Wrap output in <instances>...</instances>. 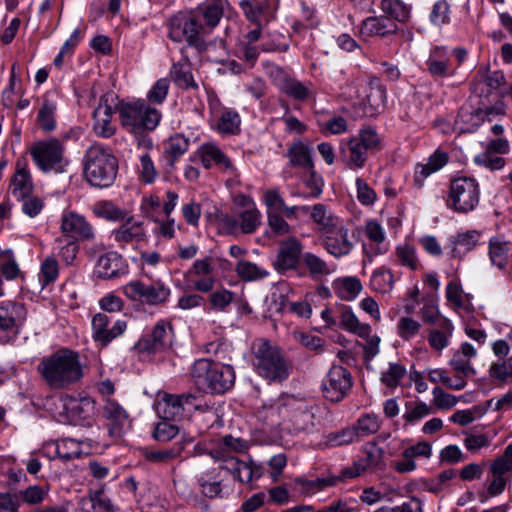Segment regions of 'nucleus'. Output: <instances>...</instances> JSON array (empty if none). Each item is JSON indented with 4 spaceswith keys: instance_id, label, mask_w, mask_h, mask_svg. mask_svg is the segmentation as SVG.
Listing matches in <instances>:
<instances>
[{
    "instance_id": "f257e3e1",
    "label": "nucleus",
    "mask_w": 512,
    "mask_h": 512,
    "mask_svg": "<svg viewBox=\"0 0 512 512\" xmlns=\"http://www.w3.org/2000/svg\"><path fill=\"white\" fill-rule=\"evenodd\" d=\"M37 371L52 390L68 389L79 383L84 376L78 353L67 348L43 357Z\"/></svg>"
},
{
    "instance_id": "f03ea898",
    "label": "nucleus",
    "mask_w": 512,
    "mask_h": 512,
    "mask_svg": "<svg viewBox=\"0 0 512 512\" xmlns=\"http://www.w3.org/2000/svg\"><path fill=\"white\" fill-rule=\"evenodd\" d=\"M252 365L256 373L269 383L286 380L292 369L279 347L267 340H257L253 344Z\"/></svg>"
},
{
    "instance_id": "7ed1b4c3",
    "label": "nucleus",
    "mask_w": 512,
    "mask_h": 512,
    "mask_svg": "<svg viewBox=\"0 0 512 512\" xmlns=\"http://www.w3.org/2000/svg\"><path fill=\"white\" fill-rule=\"evenodd\" d=\"M118 171V161L103 146H90L84 156V177L94 187L106 188L113 184Z\"/></svg>"
},
{
    "instance_id": "20e7f679",
    "label": "nucleus",
    "mask_w": 512,
    "mask_h": 512,
    "mask_svg": "<svg viewBox=\"0 0 512 512\" xmlns=\"http://www.w3.org/2000/svg\"><path fill=\"white\" fill-rule=\"evenodd\" d=\"M118 112L122 127L134 134L156 129L162 118L161 112L144 100L122 102Z\"/></svg>"
},
{
    "instance_id": "39448f33",
    "label": "nucleus",
    "mask_w": 512,
    "mask_h": 512,
    "mask_svg": "<svg viewBox=\"0 0 512 512\" xmlns=\"http://www.w3.org/2000/svg\"><path fill=\"white\" fill-rule=\"evenodd\" d=\"M168 38L176 43H186L202 50L205 47L206 28L198 21L193 11L179 12L167 22Z\"/></svg>"
},
{
    "instance_id": "423d86ee",
    "label": "nucleus",
    "mask_w": 512,
    "mask_h": 512,
    "mask_svg": "<svg viewBox=\"0 0 512 512\" xmlns=\"http://www.w3.org/2000/svg\"><path fill=\"white\" fill-rule=\"evenodd\" d=\"M65 148L57 138L35 143L30 150L37 167L45 172L62 173L68 164L64 157Z\"/></svg>"
},
{
    "instance_id": "0eeeda50",
    "label": "nucleus",
    "mask_w": 512,
    "mask_h": 512,
    "mask_svg": "<svg viewBox=\"0 0 512 512\" xmlns=\"http://www.w3.org/2000/svg\"><path fill=\"white\" fill-rule=\"evenodd\" d=\"M264 66L273 84L288 97L305 102L314 96V86L311 81L301 82L273 63H265Z\"/></svg>"
},
{
    "instance_id": "6e6552de",
    "label": "nucleus",
    "mask_w": 512,
    "mask_h": 512,
    "mask_svg": "<svg viewBox=\"0 0 512 512\" xmlns=\"http://www.w3.org/2000/svg\"><path fill=\"white\" fill-rule=\"evenodd\" d=\"M480 200L478 182L471 177L462 176L451 181L449 190V206L458 213L473 211Z\"/></svg>"
},
{
    "instance_id": "1a4fd4ad",
    "label": "nucleus",
    "mask_w": 512,
    "mask_h": 512,
    "mask_svg": "<svg viewBox=\"0 0 512 512\" xmlns=\"http://www.w3.org/2000/svg\"><path fill=\"white\" fill-rule=\"evenodd\" d=\"M58 421L64 424L89 423L95 412V401L91 397L64 395L56 405Z\"/></svg>"
},
{
    "instance_id": "9d476101",
    "label": "nucleus",
    "mask_w": 512,
    "mask_h": 512,
    "mask_svg": "<svg viewBox=\"0 0 512 512\" xmlns=\"http://www.w3.org/2000/svg\"><path fill=\"white\" fill-rule=\"evenodd\" d=\"M248 449V444L241 438L226 435L217 441L210 443L208 455L220 464L217 466L229 472L228 466H234L239 461L237 454Z\"/></svg>"
},
{
    "instance_id": "9b49d317",
    "label": "nucleus",
    "mask_w": 512,
    "mask_h": 512,
    "mask_svg": "<svg viewBox=\"0 0 512 512\" xmlns=\"http://www.w3.org/2000/svg\"><path fill=\"white\" fill-rule=\"evenodd\" d=\"M173 342V327L165 320L158 321L135 344L141 353L156 354L168 350Z\"/></svg>"
},
{
    "instance_id": "f8f14e48",
    "label": "nucleus",
    "mask_w": 512,
    "mask_h": 512,
    "mask_svg": "<svg viewBox=\"0 0 512 512\" xmlns=\"http://www.w3.org/2000/svg\"><path fill=\"white\" fill-rule=\"evenodd\" d=\"M123 293L132 301H139L147 305H160L167 302L171 291L160 282L145 284L139 280H133L123 287Z\"/></svg>"
},
{
    "instance_id": "ddd939ff",
    "label": "nucleus",
    "mask_w": 512,
    "mask_h": 512,
    "mask_svg": "<svg viewBox=\"0 0 512 512\" xmlns=\"http://www.w3.org/2000/svg\"><path fill=\"white\" fill-rule=\"evenodd\" d=\"M280 406L282 407L281 413L287 414L295 432L310 433L314 430V413L305 401L294 396H285L282 398Z\"/></svg>"
},
{
    "instance_id": "4468645a",
    "label": "nucleus",
    "mask_w": 512,
    "mask_h": 512,
    "mask_svg": "<svg viewBox=\"0 0 512 512\" xmlns=\"http://www.w3.org/2000/svg\"><path fill=\"white\" fill-rule=\"evenodd\" d=\"M228 476V471L217 466L201 471L196 477L200 493L210 499L223 498L227 493Z\"/></svg>"
},
{
    "instance_id": "2eb2a0df",
    "label": "nucleus",
    "mask_w": 512,
    "mask_h": 512,
    "mask_svg": "<svg viewBox=\"0 0 512 512\" xmlns=\"http://www.w3.org/2000/svg\"><path fill=\"white\" fill-rule=\"evenodd\" d=\"M322 386L326 399L331 402H339L352 387L351 374L346 368L334 365L329 370Z\"/></svg>"
},
{
    "instance_id": "dca6fc26",
    "label": "nucleus",
    "mask_w": 512,
    "mask_h": 512,
    "mask_svg": "<svg viewBox=\"0 0 512 512\" xmlns=\"http://www.w3.org/2000/svg\"><path fill=\"white\" fill-rule=\"evenodd\" d=\"M362 457L351 467L343 470V476L346 479H352L360 476L366 470H376L383 466L384 449L371 441L365 443L362 448Z\"/></svg>"
},
{
    "instance_id": "f3484780",
    "label": "nucleus",
    "mask_w": 512,
    "mask_h": 512,
    "mask_svg": "<svg viewBox=\"0 0 512 512\" xmlns=\"http://www.w3.org/2000/svg\"><path fill=\"white\" fill-rule=\"evenodd\" d=\"M356 237L343 222L329 230L324 236V247L326 251L335 258L348 256L354 249Z\"/></svg>"
},
{
    "instance_id": "a211bd4d",
    "label": "nucleus",
    "mask_w": 512,
    "mask_h": 512,
    "mask_svg": "<svg viewBox=\"0 0 512 512\" xmlns=\"http://www.w3.org/2000/svg\"><path fill=\"white\" fill-rule=\"evenodd\" d=\"M109 322L110 318L104 313H97L92 318V338L102 347L122 335L127 328L124 320L115 321L111 328H109Z\"/></svg>"
},
{
    "instance_id": "6ab92c4d",
    "label": "nucleus",
    "mask_w": 512,
    "mask_h": 512,
    "mask_svg": "<svg viewBox=\"0 0 512 512\" xmlns=\"http://www.w3.org/2000/svg\"><path fill=\"white\" fill-rule=\"evenodd\" d=\"M113 101V95L101 97L93 112V130L99 137L110 138L116 132V126L112 124V116L116 109V106L110 103Z\"/></svg>"
},
{
    "instance_id": "aec40b11",
    "label": "nucleus",
    "mask_w": 512,
    "mask_h": 512,
    "mask_svg": "<svg viewBox=\"0 0 512 512\" xmlns=\"http://www.w3.org/2000/svg\"><path fill=\"white\" fill-rule=\"evenodd\" d=\"M26 313L23 303L11 300L0 302V330L17 334L25 321Z\"/></svg>"
},
{
    "instance_id": "412c9836",
    "label": "nucleus",
    "mask_w": 512,
    "mask_h": 512,
    "mask_svg": "<svg viewBox=\"0 0 512 512\" xmlns=\"http://www.w3.org/2000/svg\"><path fill=\"white\" fill-rule=\"evenodd\" d=\"M211 116L217 121V130L225 134H235L239 131L241 119L239 114L230 108L221 106L218 98H209Z\"/></svg>"
},
{
    "instance_id": "4be33fe9",
    "label": "nucleus",
    "mask_w": 512,
    "mask_h": 512,
    "mask_svg": "<svg viewBox=\"0 0 512 512\" xmlns=\"http://www.w3.org/2000/svg\"><path fill=\"white\" fill-rule=\"evenodd\" d=\"M302 244L295 237H289L279 244L273 266L278 272L295 269L299 263Z\"/></svg>"
},
{
    "instance_id": "5701e85b",
    "label": "nucleus",
    "mask_w": 512,
    "mask_h": 512,
    "mask_svg": "<svg viewBox=\"0 0 512 512\" xmlns=\"http://www.w3.org/2000/svg\"><path fill=\"white\" fill-rule=\"evenodd\" d=\"M124 222L116 229L111 231L110 238L124 248L129 244L139 243L146 238L144 224L136 221L133 216L126 217Z\"/></svg>"
},
{
    "instance_id": "b1692460",
    "label": "nucleus",
    "mask_w": 512,
    "mask_h": 512,
    "mask_svg": "<svg viewBox=\"0 0 512 512\" xmlns=\"http://www.w3.org/2000/svg\"><path fill=\"white\" fill-rule=\"evenodd\" d=\"M61 231L69 237L83 241L91 240L95 235L92 225L85 217L73 211L62 215Z\"/></svg>"
},
{
    "instance_id": "393cba45",
    "label": "nucleus",
    "mask_w": 512,
    "mask_h": 512,
    "mask_svg": "<svg viewBox=\"0 0 512 512\" xmlns=\"http://www.w3.org/2000/svg\"><path fill=\"white\" fill-rule=\"evenodd\" d=\"M128 273L126 260L117 252L101 255L95 265V274L102 279H115Z\"/></svg>"
},
{
    "instance_id": "a878e982",
    "label": "nucleus",
    "mask_w": 512,
    "mask_h": 512,
    "mask_svg": "<svg viewBox=\"0 0 512 512\" xmlns=\"http://www.w3.org/2000/svg\"><path fill=\"white\" fill-rule=\"evenodd\" d=\"M364 232L366 237L373 242V244H363L364 259L363 263H371L373 258L377 255L384 254L386 249L381 246L386 236L382 225L376 220H368L365 223Z\"/></svg>"
},
{
    "instance_id": "bb28decb",
    "label": "nucleus",
    "mask_w": 512,
    "mask_h": 512,
    "mask_svg": "<svg viewBox=\"0 0 512 512\" xmlns=\"http://www.w3.org/2000/svg\"><path fill=\"white\" fill-rule=\"evenodd\" d=\"M197 155L204 168L210 169L212 165H219L225 170L235 173L236 169L218 145L213 142L203 143L197 150Z\"/></svg>"
},
{
    "instance_id": "cd10ccee",
    "label": "nucleus",
    "mask_w": 512,
    "mask_h": 512,
    "mask_svg": "<svg viewBox=\"0 0 512 512\" xmlns=\"http://www.w3.org/2000/svg\"><path fill=\"white\" fill-rule=\"evenodd\" d=\"M481 232L478 230H467L458 232L449 238V247L453 258H461L479 245Z\"/></svg>"
},
{
    "instance_id": "c85d7f7f",
    "label": "nucleus",
    "mask_w": 512,
    "mask_h": 512,
    "mask_svg": "<svg viewBox=\"0 0 512 512\" xmlns=\"http://www.w3.org/2000/svg\"><path fill=\"white\" fill-rule=\"evenodd\" d=\"M477 356L476 348L469 342L461 344L460 348L453 353L449 365L455 373L464 375H475L476 370L471 365V360Z\"/></svg>"
},
{
    "instance_id": "c756f323",
    "label": "nucleus",
    "mask_w": 512,
    "mask_h": 512,
    "mask_svg": "<svg viewBox=\"0 0 512 512\" xmlns=\"http://www.w3.org/2000/svg\"><path fill=\"white\" fill-rule=\"evenodd\" d=\"M103 413L109 422L110 435L115 437L121 436L125 428L129 426L127 412L118 403L107 400Z\"/></svg>"
},
{
    "instance_id": "7c9ffc66",
    "label": "nucleus",
    "mask_w": 512,
    "mask_h": 512,
    "mask_svg": "<svg viewBox=\"0 0 512 512\" xmlns=\"http://www.w3.org/2000/svg\"><path fill=\"white\" fill-rule=\"evenodd\" d=\"M56 112V101L52 99L49 93L44 94L40 99V106L36 116V124L42 131L50 133L56 129Z\"/></svg>"
},
{
    "instance_id": "2f4dec72",
    "label": "nucleus",
    "mask_w": 512,
    "mask_h": 512,
    "mask_svg": "<svg viewBox=\"0 0 512 512\" xmlns=\"http://www.w3.org/2000/svg\"><path fill=\"white\" fill-rule=\"evenodd\" d=\"M33 191L31 175L27 169L25 160H18L16 164V173L11 181V193L18 199H24Z\"/></svg>"
},
{
    "instance_id": "473e14b6",
    "label": "nucleus",
    "mask_w": 512,
    "mask_h": 512,
    "mask_svg": "<svg viewBox=\"0 0 512 512\" xmlns=\"http://www.w3.org/2000/svg\"><path fill=\"white\" fill-rule=\"evenodd\" d=\"M216 362L201 358L196 360L190 368V377L194 384L207 393H210L212 385V369Z\"/></svg>"
},
{
    "instance_id": "72a5a7b5",
    "label": "nucleus",
    "mask_w": 512,
    "mask_h": 512,
    "mask_svg": "<svg viewBox=\"0 0 512 512\" xmlns=\"http://www.w3.org/2000/svg\"><path fill=\"white\" fill-rule=\"evenodd\" d=\"M448 161L445 152L436 150L429 156L426 163H418L414 170V182L418 187H422L424 180L431 174L440 170Z\"/></svg>"
},
{
    "instance_id": "f704fd0d",
    "label": "nucleus",
    "mask_w": 512,
    "mask_h": 512,
    "mask_svg": "<svg viewBox=\"0 0 512 512\" xmlns=\"http://www.w3.org/2000/svg\"><path fill=\"white\" fill-rule=\"evenodd\" d=\"M398 31L397 24L390 22L387 17H368L362 22L360 33L364 38L372 36L385 37Z\"/></svg>"
},
{
    "instance_id": "c9c22d12",
    "label": "nucleus",
    "mask_w": 512,
    "mask_h": 512,
    "mask_svg": "<svg viewBox=\"0 0 512 512\" xmlns=\"http://www.w3.org/2000/svg\"><path fill=\"white\" fill-rule=\"evenodd\" d=\"M210 393L223 394L234 386L235 371L232 366L216 362L212 369Z\"/></svg>"
},
{
    "instance_id": "e433bc0d",
    "label": "nucleus",
    "mask_w": 512,
    "mask_h": 512,
    "mask_svg": "<svg viewBox=\"0 0 512 512\" xmlns=\"http://www.w3.org/2000/svg\"><path fill=\"white\" fill-rule=\"evenodd\" d=\"M286 157L293 168L311 170L314 168L311 148L302 141H295L288 148Z\"/></svg>"
},
{
    "instance_id": "4c0bfd02",
    "label": "nucleus",
    "mask_w": 512,
    "mask_h": 512,
    "mask_svg": "<svg viewBox=\"0 0 512 512\" xmlns=\"http://www.w3.org/2000/svg\"><path fill=\"white\" fill-rule=\"evenodd\" d=\"M190 145V140L182 134H175L163 144V159L167 166L173 167L176 161L183 156Z\"/></svg>"
},
{
    "instance_id": "58836bf2",
    "label": "nucleus",
    "mask_w": 512,
    "mask_h": 512,
    "mask_svg": "<svg viewBox=\"0 0 512 512\" xmlns=\"http://www.w3.org/2000/svg\"><path fill=\"white\" fill-rule=\"evenodd\" d=\"M80 512H114L112 501L105 497L103 491L90 490L88 495L78 502Z\"/></svg>"
},
{
    "instance_id": "ea45409f",
    "label": "nucleus",
    "mask_w": 512,
    "mask_h": 512,
    "mask_svg": "<svg viewBox=\"0 0 512 512\" xmlns=\"http://www.w3.org/2000/svg\"><path fill=\"white\" fill-rule=\"evenodd\" d=\"M454 326L447 318H442L438 326L428 332L427 340L430 347L436 351H442L448 347L450 338L453 334Z\"/></svg>"
},
{
    "instance_id": "a19ab883",
    "label": "nucleus",
    "mask_w": 512,
    "mask_h": 512,
    "mask_svg": "<svg viewBox=\"0 0 512 512\" xmlns=\"http://www.w3.org/2000/svg\"><path fill=\"white\" fill-rule=\"evenodd\" d=\"M239 6L247 20L260 25L261 17L270 9H277L278 0H240Z\"/></svg>"
},
{
    "instance_id": "79ce46f5",
    "label": "nucleus",
    "mask_w": 512,
    "mask_h": 512,
    "mask_svg": "<svg viewBox=\"0 0 512 512\" xmlns=\"http://www.w3.org/2000/svg\"><path fill=\"white\" fill-rule=\"evenodd\" d=\"M426 66L429 73L434 77H447L454 74V71L450 69L446 50L442 47H435L431 50Z\"/></svg>"
},
{
    "instance_id": "37998d69",
    "label": "nucleus",
    "mask_w": 512,
    "mask_h": 512,
    "mask_svg": "<svg viewBox=\"0 0 512 512\" xmlns=\"http://www.w3.org/2000/svg\"><path fill=\"white\" fill-rule=\"evenodd\" d=\"M199 22L206 28V34L210 32L220 21L223 15V6L217 3H205L193 11Z\"/></svg>"
},
{
    "instance_id": "c03bdc74",
    "label": "nucleus",
    "mask_w": 512,
    "mask_h": 512,
    "mask_svg": "<svg viewBox=\"0 0 512 512\" xmlns=\"http://www.w3.org/2000/svg\"><path fill=\"white\" fill-rule=\"evenodd\" d=\"M433 412L430 405L422 401H409L405 403V410L402 416L404 427L414 426L422 419Z\"/></svg>"
},
{
    "instance_id": "a18cd8bd",
    "label": "nucleus",
    "mask_w": 512,
    "mask_h": 512,
    "mask_svg": "<svg viewBox=\"0 0 512 512\" xmlns=\"http://www.w3.org/2000/svg\"><path fill=\"white\" fill-rule=\"evenodd\" d=\"M510 243L498 237H493L489 241V259L493 266L502 270L508 264V252Z\"/></svg>"
},
{
    "instance_id": "49530a36",
    "label": "nucleus",
    "mask_w": 512,
    "mask_h": 512,
    "mask_svg": "<svg viewBox=\"0 0 512 512\" xmlns=\"http://www.w3.org/2000/svg\"><path fill=\"white\" fill-rule=\"evenodd\" d=\"M93 213L107 221L120 222L126 219L128 213L110 200L98 201L93 206Z\"/></svg>"
},
{
    "instance_id": "de8ad7c7",
    "label": "nucleus",
    "mask_w": 512,
    "mask_h": 512,
    "mask_svg": "<svg viewBox=\"0 0 512 512\" xmlns=\"http://www.w3.org/2000/svg\"><path fill=\"white\" fill-rule=\"evenodd\" d=\"M343 471L337 476L318 477L314 480L297 479L296 483L304 493L312 494L327 487L335 486L339 482L345 481Z\"/></svg>"
},
{
    "instance_id": "09e8293b",
    "label": "nucleus",
    "mask_w": 512,
    "mask_h": 512,
    "mask_svg": "<svg viewBox=\"0 0 512 512\" xmlns=\"http://www.w3.org/2000/svg\"><path fill=\"white\" fill-rule=\"evenodd\" d=\"M381 423L382 421L378 415L365 413L362 414L352 426L359 439L376 434L381 428Z\"/></svg>"
},
{
    "instance_id": "8fccbe9b",
    "label": "nucleus",
    "mask_w": 512,
    "mask_h": 512,
    "mask_svg": "<svg viewBox=\"0 0 512 512\" xmlns=\"http://www.w3.org/2000/svg\"><path fill=\"white\" fill-rule=\"evenodd\" d=\"M311 217L324 234L342 223L338 217L328 212L323 204H315L311 208Z\"/></svg>"
},
{
    "instance_id": "3c124183",
    "label": "nucleus",
    "mask_w": 512,
    "mask_h": 512,
    "mask_svg": "<svg viewBox=\"0 0 512 512\" xmlns=\"http://www.w3.org/2000/svg\"><path fill=\"white\" fill-rule=\"evenodd\" d=\"M157 413L164 420H171L182 416V408L178 395L165 394L157 403Z\"/></svg>"
},
{
    "instance_id": "603ef678",
    "label": "nucleus",
    "mask_w": 512,
    "mask_h": 512,
    "mask_svg": "<svg viewBox=\"0 0 512 512\" xmlns=\"http://www.w3.org/2000/svg\"><path fill=\"white\" fill-rule=\"evenodd\" d=\"M380 7L386 16L398 22L404 23L410 18L411 8L402 0H381Z\"/></svg>"
},
{
    "instance_id": "864d4df0",
    "label": "nucleus",
    "mask_w": 512,
    "mask_h": 512,
    "mask_svg": "<svg viewBox=\"0 0 512 512\" xmlns=\"http://www.w3.org/2000/svg\"><path fill=\"white\" fill-rule=\"evenodd\" d=\"M181 451L182 449L178 446L158 450L144 449L142 456L149 463L164 465L178 458Z\"/></svg>"
},
{
    "instance_id": "5fc2aeb1",
    "label": "nucleus",
    "mask_w": 512,
    "mask_h": 512,
    "mask_svg": "<svg viewBox=\"0 0 512 512\" xmlns=\"http://www.w3.org/2000/svg\"><path fill=\"white\" fill-rule=\"evenodd\" d=\"M240 224V232L244 234H252L261 224L262 215L257 207L248 210H235Z\"/></svg>"
},
{
    "instance_id": "6e6d98bb",
    "label": "nucleus",
    "mask_w": 512,
    "mask_h": 512,
    "mask_svg": "<svg viewBox=\"0 0 512 512\" xmlns=\"http://www.w3.org/2000/svg\"><path fill=\"white\" fill-rule=\"evenodd\" d=\"M237 275L245 281H257L269 275L268 270L247 260H240L235 267Z\"/></svg>"
},
{
    "instance_id": "4d7b16f0",
    "label": "nucleus",
    "mask_w": 512,
    "mask_h": 512,
    "mask_svg": "<svg viewBox=\"0 0 512 512\" xmlns=\"http://www.w3.org/2000/svg\"><path fill=\"white\" fill-rule=\"evenodd\" d=\"M170 75L174 81V83L182 89H188L191 87H197L190 66L187 62L184 63H175L171 67Z\"/></svg>"
},
{
    "instance_id": "13d9d810",
    "label": "nucleus",
    "mask_w": 512,
    "mask_h": 512,
    "mask_svg": "<svg viewBox=\"0 0 512 512\" xmlns=\"http://www.w3.org/2000/svg\"><path fill=\"white\" fill-rule=\"evenodd\" d=\"M341 325L348 331L357 334L359 337H368L371 333V327L368 324L361 323L355 314L350 310H344L341 313Z\"/></svg>"
},
{
    "instance_id": "bf43d9fd",
    "label": "nucleus",
    "mask_w": 512,
    "mask_h": 512,
    "mask_svg": "<svg viewBox=\"0 0 512 512\" xmlns=\"http://www.w3.org/2000/svg\"><path fill=\"white\" fill-rule=\"evenodd\" d=\"M361 289V282L357 278L346 277L337 284L336 293L342 300L351 301L360 293Z\"/></svg>"
},
{
    "instance_id": "052dcab7",
    "label": "nucleus",
    "mask_w": 512,
    "mask_h": 512,
    "mask_svg": "<svg viewBox=\"0 0 512 512\" xmlns=\"http://www.w3.org/2000/svg\"><path fill=\"white\" fill-rule=\"evenodd\" d=\"M393 283L394 280L391 271L384 268L374 271L370 279L371 288L380 293L391 291Z\"/></svg>"
},
{
    "instance_id": "680f3d73",
    "label": "nucleus",
    "mask_w": 512,
    "mask_h": 512,
    "mask_svg": "<svg viewBox=\"0 0 512 512\" xmlns=\"http://www.w3.org/2000/svg\"><path fill=\"white\" fill-rule=\"evenodd\" d=\"M406 373V368L402 364L390 362L388 368L382 372L380 380L385 386L394 388L400 384Z\"/></svg>"
},
{
    "instance_id": "e2e57ef3",
    "label": "nucleus",
    "mask_w": 512,
    "mask_h": 512,
    "mask_svg": "<svg viewBox=\"0 0 512 512\" xmlns=\"http://www.w3.org/2000/svg\"><path fill=\"white\" fill-rule=\"evenodd\" d=\"M421 324L411 317H401L397 322V334L405 341L416 337L421 330Z\"/></svg>"
},
{
    "instance_id": "0e129e2a",
    "label": "nucleus",
    "mask_w": 512,
    "mask_h": 512,
    "mask_svg": "<svg viewBox=\"0 0 512 512\" xmlns=\"http://www.w3.org/2000/svg\"><path fill=\"white\" fill-rule=\"evenodd\" d=\"M349 147V157H348V166L350 168H362L365 165L367 154L369 152L368 149H364V146L358 143L353 138L350 139L348 143Z\"/></svg>"
},
{
    "instance_id": "69168bd1",
    "label": "nucleus",
    "mask_w": 512,
    "mask_h": 512,
    "mask_svg": "<svg viewBox=\"0 0 512 512\" xmlns=\"http://www.w3.org/2000/svg\"><path fill=\"white\" fill-rule=\"evenodd\" d=\"M47 486L31 485L19 492L21 501L29 505L41 504L48 496Z\"/></svg>"
},
{
    "instance_id": "338daca9",
    "label": "nucleus",
    "mask_w": 512,
    "mask_h": 512,
    "mask_svg": "<svg viewBox=\"0 0 512 512\" xmlns=\"http://www.w3.org/2000/svg\"><path fill=\"white\" fill-rule=\"evenodd\" d=\"M474 163L491 171L500 170L505 166V159L486 149L474 157Z\"/></svg>"
},
{
    "instance_id": "774afa93",
    "label": "nucleus",
    "mask_w": 512,
    "mask_h": 512,
    "mask_svg": "<svg viewBox=\"0 0 512 512\" xmlns=\"http://www.w3.org/2000/svg\"><path fill=\"white\" fill-rule=\"evenodd\" d=\"M492 378L500 381L511 383L512 382V357L493 363L489 370Z\"/></svg>"
}]
</instances>
